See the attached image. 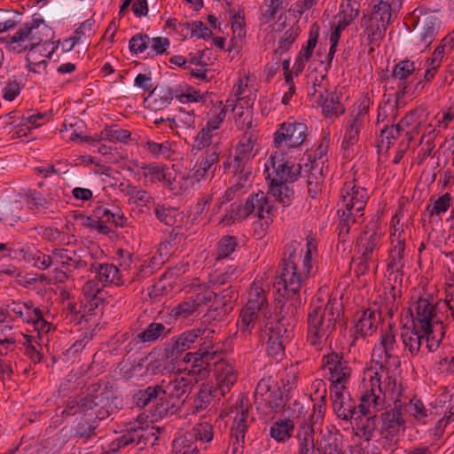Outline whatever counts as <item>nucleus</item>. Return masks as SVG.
<instances>
[{
  "label": "nucleus",
  "instance_id": "obj_1",
  "mask_svg": "<svg viewBox=\"0 0 454 454\" xmlns=\"http://www.w3.org/2000/svg\"><path fill=\"white\" fill-rule=\"evenodd\" d=\"M379 372L370 370L361 379L359 392L361 393V410L371 412L383 411L387 401H392L393 408L381 414L382 428L391 433H398L405 429L406 419L402 403L403 386L396 378H387V381L380 382Z\"/></svg>",
  "mask_w": 454,
  "mask_h": 454
},
{
  "label": "nucleus",
  "instance_id": "obj_2",
  "mask_svg": "<svg viewBox=\"0 0 454 454\" xmlns=\"http://www.w3.org/2000/svg\"><path fill=\"white\" fill-rule=\"evenodd\" d=\"M214 335L215 331H209L197 351L186 353L182 359L184 366L179 370L186 372L188 377H194L198 382L207 378L211 365L216 364V388L223 396L236 383L238 375L231 364L223 361V345L214 340Z\"/></svg>",
  "mask_w": 454,
  "mask_h": 454
},
{
  "label": "nucleus",
  "instance_id": "obj_3",
  "mask_svg": "<svg viewBox=\"0 0 454 454\" xmlns=\"http://www.w3.org/2000/svg\"><path fill=\"white\" fill-rule=\"evenodd\" d=\"M299 244L291 241L284 249L281 272L276 283L278 291L282 288L284 297H291L300 292L309 279L316 274L317 266V241L311 234L306 238L305 247L298 254Z\"/></svg>",
  "mask_w": 454,
  "mask_h": 454
},
{
  "label": "nucleus",
  "instance_id": "obj_4",
  "mask_svg": "<svg viewBox=\"0 0 454 454\" xmlns=\"http://www.w3.org/2000/svg\"><path fill=\"white\" fill-rule=\"evenodd\" d=\"M410 312L411 326L426 334L427 360L438 364L446 363L445 356L439 354L437 359L436 355H434L442 345L445 335V320L448 318L442 311L440 304L434 303L428 297H420L412 302Z\"/></svg>",
  "mask_w": 454,
  "mask_h": 454
},
{
  "label": "nucleus",
  "instance_id": "obj_5",
  "mask_svg": "<svg viewBox=\"0 0 454 454\" xmlns=\"http://www.w3.org/2000/svg\"><path fill=\"white\" fill-rule=\"evenodd\" d=\"M339 316L340 304L336 300L329 299L325 306L311 303L307 317V343L312 348L317 351L324 348L336 330Z\"/></svg>",
  "mask_w": 454,
  "mask_h": 454
},
{
  "label": "nucleus",
  "instance_id": "obj_6",
  "mask_svg": "<svg viewBox=\"0 0 454 454\" xmlns=\"http://www.w3.org/2000/svg\"><path fill=\"white\" fill-rule=\"evenodd\" d=\"M269 294L270 284L262 278H255L247 291V301L237 321V326L243 334H250L261 317H271Z\"/></svg>",
  "mask_w": 454,
  "mask_h": 454
},
{
  "label": "nucleus",
  "instance_id": "obj_7",
  "mask_svg": "<svg viewBox=\"0 0 454 454\" xmlns=\"http://www.w3.org/2000/svg\"><path fill=\"white\" fill-rule=\"evenodd\" d=\"M403 0H379L372 1V11L368 15H364L361 20L363 35L370 45L372 51L374 46H379L384 38L387 26L396 17Z\"/></svg>",
  "mask_w": 454,
  "mask_h": 454
},
{
  "label": "nucleus",
  "instance_id": "obj_8",
  "mask_svg": "<svg viewBox=\"0 0 454 454\" xmlns=\"http://www.w3.org/2000/svg\"><path fill=\"white\" fill-rule=\"evenodd\" d=\"M396 336L397 329L394 324H387L381 327L379 341L374 345L372 352V360L375 364L366 366L362 377L367 371L372 369L379 372L380 382L387 381V378H395L389 374L387 367L390 364L400 365Z\"/></svg>",
  "mask_w": 454,
  "mask_h": 454
},
{
  "label": "nucleus",
  "instance_id": "obj_9",
  "mask_svg": "<svg viewBox=\"0 0 454 454\" xmlns=\"http://www.w3.org/2000/svg\"><path fill=\"white\" fill-rule=\"evenodd\" d=\"M275 211L276 209L267 195L263 192L259 191L256 193L251 194L244 205L231 204L230 210L225 214L221 222L223 225L229 226L237 221H242L254 215L260 219L262 227L263 225L268 227Z\"/></svg>",
  "mask_w": 454,
  "mask_h": 454
},
{
  "label": "nucleus",
  "instance_id": "obj_10",
  "mask_svg": "<svg viewBox=\"0 0 454 454\" xmlns=\"http://www.w3.org/2000/svg\"><path fill=\"white\" fill-rule=\"evenodd\" d=\"M308 127L303 122L288 120L278 125L272 135V147L276 152L295 158L306 143Z\"/></svg>",
  "mask_w": 454,
  "mask_h": 454
},
{
  "label": "nucleus",
  "instance_id": "obj_11",
  "mask_svg": "<svg viewBox=\"0 0 454 454\" xmlns=\"http://www.w3.org/2000/svg\"><path fill=\"white\" fill-rule=\"evenodd\" d=\"M50 27L41 18H33L20 27L12 35L4 38L6 47L14 52L21 53L31 51L43 42Z\"/></svg>",
  "mask_w": 454,
  "mask_h": 454
},
{
  "label": "nucleus",
  "instance_id": "obj_12",
  "mask_svg": "<svg viewBox=\"0 0 454 454\" xmlns=\"http://www.w3.org/2000/svg\"><path fill=\"white\" fill-rule=\"evenodd\" d=\"M49 261V268L54 267V279L59 283L76 278L87 268V262L74 250L66 248L52 250Z\"/></svg>",
  "mask_w": 454,
  "mask_h": 454
},
{
  "label": "nucleus",
  "instance_id": "obj_13",
  "mask_svg": "<svg viewBox=\"0 0 454 454\" xmlns=\"http://www.w3.org/2000/svg\"><path fill=\"white\" fill-rule=\"evenodd\" d=\"M290 155L286 156L273 152L264 163L263 174L269 184L294 183L301 174V166L293 161Z\"/></svg>",
  "mask_w": 454,
  "mask_h": 454
},
{
  "label": "nucleus",
  "instance_id": "obj_14",
  "mask_svg": "<svg viewBox=\"0 0 454 454\" xmlns=\"http://www.w3.org/2000/svg\"><path fill=\"white\" fill-rule=\"evenodd\" d=\"M323 376L330 382L329 390L344 389L352 378L353 370L342 354L332 351L321 359Z\"/></svg>",
  "mask_w": 454,
  "mask_h": 454
},
{
  "label": "nucleus",
  "instance_id": "obj_15",
  "mask_svg": "<svg viewBox=\"0 0 454 454\" xmlns=\"http://www.w3.org/2000/svg\"><path fill=\"white\" fill-rule=\"evenodd\" d=\"M7 311L13 313L23 323L31 325L38 333V337L46 334L53 328L44 317L43 311L31 301L12 300L6 304Z\"/></svg>",
  "mask_w": 454,
  "mask_h": 454
},
{
  "label": "nucleus",
  "instance_id": "obj_16",
  "mask_svg": "<svg viewBox=\"0 0 454 454\" xmlns=\"http://www.w3.org/2000/svg\"><path fill=\"white\" fill-rule=\"evenodd\" d=\"M214 431L207 422H200L184 434L176 437L172 442L174 454H199L195 442L208 443L213 440Z\"/></svg>",
  "mask_w": 454,
  "mask_h": 454
},
{
  "label": "nucleus",
  "instance_id": "obj_17",
  "mask_svg": "<svg viewBox=\"0 0 454 454\" xmlns=\"http://www.w3.org/2000/svg\"><path fill=\"white\" fill-rule=\"evenodd\" d=\"M119 254L122 259L120 267L113 263H93L90 266V271L96 273V278L104 285H114L121 286L125 284V272H129L132 263V254L119 250Z\"/></svg>",
  "mask_w": 454,
  "mask_h": 454
},
{
  "label": "nucleus",
  "instance_id": "obj_18",
  "mask_svg": "<svg viewBox=\"0 0 454 454\" xmlns=\"http://www.w3.org/2000/svg\"><path fill=\"white\" fill-rule=\"evenodd\" d=\"M209 331L195 327L171 338L165 345V357L174 363L184 351L193 348L199 339L204 341Z\"/></svg>",
  "mask_w": 454,
  "mask_h": 454
},
{
  "label": "nucleus",
  "instance_id": "obj_19",
  "mask_svg": "<svg viewBox=\"0 0 454 454\" xmlns=\"http://www.w3.org/2000/svg\"><path fill=\"white\" fill-rule=\"evenodd\" d=\"M383 231L378 220L366 225L357 242V252L365 261L377 262L382 245Z\"/></svg>",
  "mask_w": 454,
  "mask_h": 454
},
{
  "label": "nucleus",
  "instance_id": "obj_20",
  "mask_svg": "<svg viewBox=\"0 0 454 454\" xmlns=\"http://www.w3.org/2000/svg\"><path fill=\"white\" fill-rule=\"evenodd\" d=\"M4 247L7 249L4 254L7 258L24 261L41 270L49 269V254H45L32 244L11 242V246Z\"/></svg>",
  "mask_w": 454,
  "mask_h": 454
},
{
  "label": "nucleus",
  "instance_id": "obj_21",
  "mask_svg": "<svg viewBox=\"0 0 454 454\" xmlns=\"http://www.w3.org/2000/svg\"><path fill=\"white\" fill-rule=\"evenodd\" d=\"M417 68V63L408 59L398 61L393 67L389 77L397 81L398 90L395 94V107L402 108L405 106L406 103L403 98L411 93L409 79L418 74L416 73Z\"/></svg>",
  "mask_w": 454,
  "mask_h": 454
},
{
  "label": "nucleus",
  "instance_id": "obj_22",
  "mask_svg": "<svg viewBox=\"0 0 454 454\" xmlns=\"http://www.w3.org/2000/svg\"><path fill=\"white\" fill-rule=\"evenodd\" d=\"M332 405L336 416L345 421L353 422L358 420L360 413L365 415L369 411L361 410V403L356 406L354 399L351 398L348 387L330 390Z\"/></svg>",
  "mask_w": 454,
  "mask_h": 454
},
{
  "label": "nucleus",
  "instance_id": "obj_23",
  "mask_svg": "<svg viewBox=\"0 0 454 454\" xmlns=\"http://www.w3.org/2000/svg\"><path fill=\"white\" fill-rule=\"evenodd\" d=\"M408 234L403 226L393 229L390 234L391 247L388 251L387 271L403 274L405 267V247Z\"/></svg>",
  "mask_w": 454,
  "mask_h": 454
},
{
  "label": "nucleus",
  "instance_id": "obj_24",
  "mask_svg": "<svg viewBox=\"0 0 454 454\" xmlns=\"http://www.w3.org/2000/svg\"><path fill=\"white\" fill-rule=\"evenodd\" d=\"M286 329L279 323L267 322L261 329L260 339L266 345L270 356L280 359L285 353Z\"/></svg>",
  "mask_w": 454,
  "mask_h": 454
},
{
  "label": "nucleus",
  "instance_id": "obj_25",
  "mask_svg": "<svg viewBox=\"0 0 454 454\" xmlns=\"http://www.w3.org/2000/svg\"><path fill=\"white\" fill-rule=\"evenodd\" d=\"M368 200L367 190L356 180L346 181L340 191L339 207L364 212Z\"/></svg>",
  "mask_w": 454,
  "mask_h": 454
},
{
  "label": "nucleus",
  "instance_id": "obj_26",
  "mask_svg": "<svg viewBox=\"0 0 454 454\" xmlns=\"http://www.w3.org/2000/svg\"><path fill=\"white\" fill-rule=\"evenodd\" d=\"M149 429L146 418L139 415L137 419L124 426L121 434L112 441L110 450L114 452L128 445L138 444L145 438V433Z\"/></svg>",
  "mask_w": 454,
  "mask_h": 454
},
{
  "label": "nucleus",
  "instance_id": "obj_27",
  "mask_svg": "<svg viewBox=\"0 0 454 454\" xmlns=\"http://www.w3.org/2000/svg\"><path fill=\"white\" fill-rule=\"evenodd\" d=\"M105 286L98 279L88 280L82 287L83 298L79 310L81 318L89 321V317L95 314L96 310L103 302L101 296Z\"/></svg>",
  "mask_w": 454,
  "mask_h": 454
},
{
  "label": "nucleus",
  "instance_id": "obj_28",
  "mask_svg": "<svg viewBox=\"0 0 454 454\" xmlns=\"http://www.w3.org/2000/svg\"><path fill=\"white\" fill-rule=\"evenodd\" d=\"M220 154L221 149L219 145H213L207 151L196 156V162L191 171L199 184L208 176L212 177L215 176Z\"/></svg>",
  "mask_w": 454,
  "mask_h": 454
},
{
  "label": "nucleus",
  "instance_id": "obj_29",
  "mask_svg": "<svg viewBox=\"0 0 454 454\" xmlns=\"http://www.w3.org/2000/svg\"><path fill=\"white\" fill-rule=\"evenodd\" d=\"M193 381L196 382L194 378L190 379L181 374H174L168 380H161L158 384L161 395L160 401L181 399L190 393Z\"/></svg>",
  "mask_w": 454,
  "mask_h": 454
},
{
  "label": "nucleus",
  "instance_id": "obj_30",
  "mask_svg": "<svg viewBox=\"0 0 454 454\" xmlns=\"http://www.w3.org/2000/svg\"><path fill=\"white\" fill-rule=\"evenodd\" d=\"M434 414L440 415L441 418L435 422L434 427V435L440 437L444 433H454V396H450L449 400L438 399L435 401L434 407Z\"/></svg>",
  "mask_w": 454,
  "mask_h": 454
},
{
  "label": "nucleus",
  "instance_id": "obj_31",
  "mask_svg": "<svg viewBox=\"0 0 454 454\" xmlns=\"http://www.w3.org/2000/svg\"><path fill=\"white\" fill-rule=\"evenodd\" d=\"M381 322V312L378 309L368 308L362 311L354 326L356 338H364L372 335Z\"/></svg>",
  "mask_w": 454,
  "mask_h": 454
},
{
  "label": "nucleus",
  "instance_id": "obj_32",
  "mask_svg": "<svg viewBox=\"0 0 454 454\" xmlns=\"http://www.w3.org/2000/svg\"><path fill=\"white\" fill-rule=\"evenodd\" d=\"M173 194H189L200 188V184L190 170L187 174L169 173L166 186Z\"/></svg>",
  "mask_w": 454,
  "mask_h": 454
},
{
  "label": "nucleus",
  "instance_id": "obj_33",
  "mask_svg": "<svg viewBox=\"0 0 454 454\" xmlns=\"http://www.w3.org/2000/svg\"><path fill=\"white\" fill-rule=\"evenodd\" d=\"M93 210L99 224L109 227L112 225L115 228H122L127 225L128 219L118 207L100 205L95 207Z\"/></svg>",
  "mask_w": 454,
  "mask_h": 454
},
{
  "label": "nucleus",
  "instance_id": "obj_34",
  "mask_svg": "<svg viewBox=\"0 0 454 454\" xmlns=\"http://www.w3.org/2000/svg\"><path fill=\"white\" fill-rule=\"evenodd\" d=\"M401 340L405 349H407L411 357L420 356L427 362L424 350H421L422 342H426V334L422 332L414 329V327L404 328L401 333Z\"/></svg>",
  "mask_w": 454,
  "mask_h": 454
},
{
  "label": "nucleus",
  "instance_id": "obj_35",
  "mask_svg": "<svg viewBox=\"0 0 454 454\" xmlns=\"http://www.w3.org/2000/svg\"><path fill=\"white\" fill-rule=\"evenodd\" d=\"M256 137L252 132H245L240 137L235 148L234 162L239 164H249V161L257 154L254 148Z\"/></svg>",
  "mask_w": 454,
  "mask_h": 454
},
{
  "label": "nucleus",
  "instance_id": "obj_36",
  "mask_svg": "<svg viewBox=\"0 0 454 454\" xmlns=\"http://www.w3.org/2000/svg\"><path fill=\"white\" fill-rule=\"evenodd\" d=\"M402 403L403 404V411L405 416L410 415L417 422L420 424H427L430 416L434 414V411L427 409L421 399L417 397L409 398L404 395V389L403 388Z\"/></svg>",
  "mask_w": 454,
  "mask_h": 454
},
{
  "label": "nucleus",
  "instance_id": "obj_37",
  "mask_svg": "<svg viewBox=\"0 0 454 454\" xmlns=\"http://www.w3.org/2000/svg\"><path fill=\"white\" fill-rule=\"evenodd\" d=\"M170 241L160 242L157 250L159 258L154 255L150 259L148 263L145 262L141 264L134 278L140 280L141 278L151 276L154 272L155 269L163 264L168 259L170 254Z\"/></svg>",
  "mask_w": 454,
  "mask_h": 454
},
{
  "label": "nucleus",
  "instance_id": "obj_38",
  "mask_svg": "<svg viewBox=\"0 0 454 454\" xmlns=\"http://www.w3.org/2000/svg\"><path fill=\"white\" fill-rule=\"evenodd\" d=\"M136 166L142 171V176L145 183L156 184L162 183L166 186L170 169L166 164L152 163H136Z\"/></svg>",
  "mask_w": 454,
  "mask_h": 454
},
{
  "label": "nucleus",
  "instance_id": "obj_39",
  "mask_svg": "<svg viewBox=\"0 0 454 454\" xmlns=\"http://www.w3.org/2000/svg\"><path fill=\"white\" fill-rule=\"evenodd\" d=\"M131 133L129 130L122 129L118 125L106 126L99 135L95 137H87L85 141L90 144L100 141H108L111 143H128L130 139Z\"/></svg>",
  "mask_w": 454,
  "mask_h": 454
},
{
  "label": "nucleus",
  "instance_id": "obj_40",
  "mask_svg": "<svg viewBox=\"0 0 454 454\" xmlns=\"http://www.w3.org/2000/svg\"><path fill=\"white\" fill-rule=\"evenodd\" d=\"M318 454H347L343 450L340 436L336 432L327 430L321 433V438L315 442Z\"/></svg>",
  "mask_w": 454,
  "mask_h": 454
},
{
  "label": "nucleus",
  "instance_id": "obj_41",
  "mask_svg": "<svg viewBox=\"0 0 454 454\" xmlns=\"http://www.w3.org/2000/svg\"><path fill=\"white\" fill-rule=\"evenodd\" d=\"M170 333V329L163 324L152 322L145 328L141 329L133 338L136 345L140 343H153L158 340L167 338Z\"/></svg>",
  "mask_w": 454,
  "mask_h": 454
},
{
  "label": "nucleus",
  "instance_id": "obj_42",
  "mask_svg": "<svg viewBox=\"0 0 454 454\" xmlns=\"http://www.w3.org/2000/svg\"><path fill=\"white\" fill-rule=\"evenodd\" d=\"M78 400L81 415L95 414L100 419L109 415L108 411L104 409L105 397L102 395L78 396Z\"/></svg>",
  "mask_w": 454,
  "mask_h": 454
},
{
  "label": "nucleus",
  "instance_id": "obj_43",
  "mask_svg": "<svg viewBox=\"0 0 454 454\" xmlns=\"http://www.w3.org/2000/svg\"><path fill=\"white\" fill-rule=\"evenodd\" d=\"M51 114L50 113H35L27 116H21L20 121L16 124V134L18 137L27 136L31 129L41 127L50 121Z\"/></svg>",
  "mask_w": 454,
  "mask_h": 454
},
{
  "label": "nucleus",
  "instance_id": "obj_44",
  "mask_svg": "<svg viewBox=\"0 0 454 454\" xmlns=\"http://www.w3.org/2000/svg\"><path fill=\"white\" fill-rule=\"evenodd\" d=\"M338 215L339 236L344 239L355 225H359L363 222L364 213L339 207Z\"/></svg>",
  "mask_w": 454,
  "mask_h": 454
},
{
  "label": "nucleus",
  "instance_id": "obj_45",
  "mask_svg": "<svg viewBox=\"0 0 454 454\" xmlns=\"http://www.w3.org/2000/svg\"><path fill=\"white\" fill-rule=\"evenodd\" d=\"M364 128L358 120H350L345 127V132L341 142V149L345 158L350 156L353 146L358 142L361 129Z\"/></svg>",
  "mask_w": 454,
  "mask_h": 454
},
{
  "label": "nucleus",
  "instance_id": "obj_46",
  "mask_svg": "<svg viewBox=\"0 0 454 454\" xmlns=\"http://www.w3.org/2000/svg\"><path fill=\"white\" fill-rule=\"evenodd\" d=\"M120 192L128 197L129 204L147 206L153 200L150 193L145 190L131 184L129 182H122L119 184Z\"/></svg>",
  "mask_w": 454,
  "mask_h": 454
},
{
  "label": "nucleus",
  "instance_id": "obj_47",
  "mask_svg": "<svg viewBox=\"0 0 454 454\" xmlns=\"http://www.w3.org/2000/svg\"><path fill=\"white\" fill-rule=\"evenodd\" d=\"M312 93L314 95L317 93L319 94L323 111L326 117H338L340 114H344L345 109L341 103L339 101V98L334 93L331 92V94H327L326 96H325L322 90H318L316 88V83H314L313 85Z\"/></svg>",
  "mask_w": 454,
  "mask_h": 454
},
{
  "label": "nucleus",
  "instance_id": "obj_48",
  "mask_svg": "<svg viewBox=\"0 0 454 454\" xmlns=\"http://www.w3.org/2000/svg\"><path fill=\"white\" fill-rule=\"evenodd\" d=\"M298 454H315L314 429L312 425L301 424L297 431Z\"/></svg>",
  "mask_w": 454,
  "mask_h": 454
},
{
  "label": "nucleus",
  "instance_id": "obj_49",
  "mask_svg": "<svg viewBox=\"0 0 454 454\" xmlns=\"http://www.w3.org/2000/svg\"><path fill=\"white\" fill-rule=\"evenodd\" d=\"M140 146L154 160H169L173 154L172 144L169 141L158 143L146 139L141 142Z\"/></svg>",
  "mask_w": 454,
  "mask_h": 454
},
{
  "label": "nucleus",
  "instance_id": "obj_50",
  "mask_svg": "<svg viewBox=\"0 0 454 454\" xmlns=\"http://www.w3.org/2000/svg\"><path fill=\"white\" fill-rule=\"evenodd\" d=\"M365 415L360 413L358 420L354 421L357 432L356 434L359 437L364 438L365 441H370L375 436L378 431V419L376 415Z\"/></svg>",
  "mask_w": 454,
  "mask_h": 454
},
{
  "label": "nucleus",
  "instance_id": "obj_51",
  "mask_svg": "<svg viewBox=\"0 0 454 454\" xmlns=\"http://www.w3.org/2000/svg\"><path fill=\"white\" fill-rule=\"evenodd\" d=\"M215 132L208 127L204 126L193 138V143L191 146V154L193 158H196L200 153H204L213 145H218L213 143V137Z\"/></svg>",
  "mask_w": 454,
  "mask_h": 454
},
{
  "label": "nucleus",
  "instance_id": "obj_52",
  "mask_svg": "<svg viewBox=\"0 0 454 454\" xmlns=\"http://www.w3.org/2000/svg\"><path fill=\"white\" fill-rule=\"evenodd\" d=\"M437 33L438 23L436 19L428 18L422 27V31L416 37L415 44L418 49L420 51L427 49L435 39Z\"/></svg>",
  "mask_w": 454,
  "mask_h": 454
},
{
  "label": "nucleus",
  "instance_id": "obj_53",
  "mask_svg": "<svg viewBox=\"0 0 454 454\" xmlns=\"http://www.w3.org/2000/svg\"><path fill=\"white\" fill-rule=\"evenodd\" d=\"M294 424L291 419H278L270 427V435L278 442H285L291 438Z\"/></svg>",
  "mask_w": 454,
  "mask_h": 454
},
{
  "label": "nucleus",
  "instance_id": "obj_54",
  "mask_svg": "<svg viewBox=\"0 0 454 454\" xmlns=\"http://www.w3.org/2000/svg\"><path fill=\"white\" fill-rule=\"evenodd\" d=\"M401 295L402 291L400 287L395 286H391L389 288L386 287L381 309L389 317H393L398 310L401 305Z\"/></svg>",
  "mask_w": 454,
  "mask_h": 454
},
{
  "label": "nucleus",
  "instance_id": "obj_55",
  "mask_svg": "<svg viewBox=\"0 0 454 454\" xmlns=\"http://www.w3.org/2000/svg\"><path fill=\"white\" fill-rule=\"evenodd\" d=\"M236 109L237 105L234 103L233 99H228L226 101V105H223V103L220 102L219 106L215 107L212 116L207 121L205 126L215 132L226 118L227 113L229 111L235 112Z\"/></svg>",
  "mask_w": 454,
  "mask_h": 454
},
{
  "label": "nucleus",
  "instance_id": "obj_56",
  "mask_svg": "<svg viewBox=\"0 0 454 454\" xmlns=\"http://www.w3.org/2000/svg\"><path fill=\"white\" fill-rule=\"evenodd\" d=\"M218 393H220V391L213 383L207 382L201 384L194 401L195 410L200 411L206 409L212 399L218 395Z\"/></svg>",
  "mask_w": 454,
  "mask_h": 454
},
{
  "label": "nucleus",
  "instance_id": "obj_57",
  "mask_svg": "<svg viewBox=\"0 0 454 454\" xmlns=\"http://www.w3.org/2000/svg\"><path fill=\"white\" fill-rule=\"evenodd\" d=\"M251 421L252 419L250 418L248 410L240 407L234 418L231 437L243 441Z\"/></svg>",
  "mask_w": 454,
  "mask_h": 454
},
{
  "label": "nucleus",
  "instance_id": "obj_58",
  "mask_svg": "<svg viewBox=\"0 0 454 454\" xmlns=\"http://www.w3.org/2000/svg\"><path fill=\"white\" fill-rule=\"evenodd\" d=\"M359 4L356 1H346L340 4L338 13V23L340 27H347L358 16Z\"/></svg>",
  "mask_w": 454,
  "mask_h": 454
},
{
  "label": "nucleus",
  "instance_id": "obj_59",
  "mask_svg": "<svg viewBox=\"0 0 454 454\" xmlns=\"http://www.w3.org/2000/svg\"><path fill=\"white\" fill-rule=\"evenodd\" d=\"M68 432L62 429L45 439L43 442L47 454H58L68 441Z\"/></svg>",
  "mask_w": 454,
  "mask_h": 454
},
{
  "label": "nucleus",
  "instance_id": "obj_60",
  "mask_svg": "<svg viewBox=\"0 0 454 454\" xmlns=\"http://www.w3.org/2000/svg\"><path fill=\"white\" fill-rule=\"evenodd\" d=\"M24 339L23 346L25 348L24 354L31 359V361L35 364H38L43 359V354L38 349L40 348V344L38 343L37 339H41L40 337L33 336L26 333H20Z\"/></svg>",
  "mask_w": 454,
  "mask_h": 454
},
{
  "label": "nucleus",
  "instance_id": "obj_61",
  "mask_svg": "<svg viewBox=\"0 0 454 454\" xmlns=\"http://www.w3.org/2000/svg\"><path fill=\"white\" fill-rule=\"evenodd\" d=\"M158 384L155 386L147 387L145 389L139 390L135 395L137 405L139 407H145L150 403L158 405V401H160V391L158 388Z\"/></svg>",
  "mask_w": 454,
  "mask_h": 454
},
{
  "label": "nucleus",
  "instance_id": "obj_62",
  "mask_svg": "<svg viewBox=\"0 0 454 454\" xmlns=\"http://www.w3.org/2000/svg\"><path fill=\"white\" fill-rule=\"evenodd\" d=\"M247 107L237 106L236 115H235V125L238 129L245 130V132H252L253 133V113L249 106V100L246 101Z\"/></svg>",
  "mask_w": 454,
  "mask_h": 454
},
{
  "label": "nucleus",
  "instance_id": "obj_63",
  "mask_svg": "<svg viewBox=\"0 0 454 454\" xmlns=\"http://www.w3.org/2000/svg\"><path fill=\"white\" fill-rule=\"evenodd\" d=\"M200 311L195 306L193 300L190 298L183 301L170 310L169 315L176 320L186 319L195 314H199Z\"/></svg>",
  "mask_w": 454,
  "mask_h": 454
},
{
  "label": "nucleus",
  "instance_id": "obj_64",
  "mask_svg": "<svg viewBox=\"0 0 454 454\" xmlns=\"http://www.w3.org/2000/svg\"><path fill=\"white\" fill-rule=\"evenodd\" d=\"M239 246L237 237L225 235L217 243L216 259L229 258L235 252Z\"/></svg>",
  "mask_w": 454,
  "mask_h": 454
}]
</instances>
